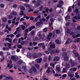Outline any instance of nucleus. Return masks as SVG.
Wrapping results in <instances>:
<instances>
[{
	"label": "nucleus",
	"instance_id": "6ab92c4d",
	"mask_svg": "<svg viewBox=\"0 0 80 80\" xmlns=\"http://www.w3.org/2000/svg\"><path fill=\"white\" fill-rule=\"evenodd\" d=\"M34 66L37 69H40V66L38 64H35Z\"/></svg>",
	"mask_w": 80,
	"mask_h": 80
},
{
	"label": "nucleus",
	"instance_id": "774afa93",
	"mask_svg": "<svg viewBox=\"0 0 80 80\" xmlns=\"http://www.w3.org/2000/svg\"><path fill=\"white\" fill-rule=\"evenodd\" d=\"M12 40L11 39H9L8 40L9 42H12Z\"/></svg>",
	"mask_w": 80,
	"mask_h": 80
},
{
	"label": "nucleus",
	"instance_id": "cd10ccee",
	"mask_svg": "<svg viewBox=\"0 0 80 80\" xmlns=\"http://www.w3.org/2000/svg\"><path fill=\"white\" fill-rule=\"evenodd\" d=\"M59 3L60 4H61V5H63V4L64 3V2H63L62 1L60 0L59 2Z\"/></svg>",
	"mask_w": 80,
	"mask_h": 80
},
{
	"label": "nucleus",
	"instance_id": "412c9836",
	"mask_svg": "<svg viewBox=\"0 0 80 80\" xmlns=\"http://www.w3.org/2000/svg\"><path fill=\"white\" fill-rule=\"evenodd\" d=\"M59 57H56L54 58V59L53 60L54 61H58V60H59Z\"/></svg>",
	"mask_w": 80,
	"mask_h": 80
},
{
	"label": "nucleus",
	"instance_id": "052dcab7",
	"mask_svg": "<svg viewBox=\"0 0 80 80\" xmlns=\"http://www.w3.org/2000/svg\"><path fill=\"white\" fill-rule=\"evenodd\" d=\"M49 18H50V16H48V17L46 18V19H47V20L49 19Z\"/></svg>",
	"mask_w": 80,
	"mask_h": 80
},
{
	"label": "nucleus",
	"instance_id": "473e14b6",
	"mask_svg": "<svg viewBox=\"0 0 80 80\" xmlns=\"http://www.w3.org/2000/svg\"><path fill=\"white\" fill-rule=\"evenodd\" d=\"M2 20L3 22H5L7 20V18H3L2 19Z\"/></svg>",
	"mask_w": 80,
	"mask_h": 80
},
{
	"label": "nucleus",
	"instance_id": "2eb2a0df",
	"mask_svg": "<svg viewBox=\"0 0 80 80\" xmlns=\"http://www.w3.org/2000/svg\"><path fill=\"white\" fill-rule=\"evenodd\" d=\"M52 33H49L48 36L47 37V38L48 40H50V38L52 37Z\"/></svg>",
	"mask_w": 80,
	"mask_h": 80
},
{
	"label": "nucleus",
	"instance_id": "e2e57ef3",
	"mask_svg": "<svg viewBox=\"0 0 80 80\" xmlns=\"http://www.w3.org/2000/svg\"><path fill=\"white\" fill-rule=\"evenodd\" d=\"M6 53L7 55H10V52H6Z\"/></svg>",
	"mask_w": 80,
	"mask_h": 80
},
{
	"label": "nucleus",
	"instance_id": "864d4df0",
	"mask_svg": "<svg viewBox=\"0 0 80 80\" xmlns=\"http://www.w3.org/2000/svg\"><path fill=\"white\" fill-rule=\"evenodd\" d=\"M17 7V4H14L13 6V8H16Z\"/></svg>",
	"mask_w": 80,
	"mask_h": 80
},
{
	"label": "nucleus",
	"instance_id": "c85d7f7f",
	"mask_svg": "<svg viewBox=\"0 0 80 80\" xmlns=\"http://www.w3.org/2000/svg\"><path fill=\"white\" fill-rule=\"evenodd\" d=\"M60 76H62V74H56L54 75V76L55 77H60Z\"/></svg>",
	"mask_w": 80,
	"mask_h": 80
},
{
	"label": "nucleus",
	"instance_id": "3c124183",
	"mask_svg": "<svg viewBox=\"0 0 80 80\" xmlns=\"http://www.w3.org/2000/svg\"><path fill=\"white\" fill-rule=\"evenodd\" d=\"M72 47H73V48H74V49H75L76 48V46H75V45L74 44H73L72 46Z\"/></svg>",
	"mask_w": 80,
	"mask_h": 80
},
{
	"label": "nucleus",
	"instance_id": "ea45409f",
	"mask_svg": "<svg viewBox=\"0 0 80 80\" xmlns=\"http://www.w3.org/2000/svg\"><path fill=\"white\" fill-rule=\"evenodd\" d=\"M66 32H67V33H68V32H69V31H70L69 29L67 28H66Z\"/></svg>",
	"mask_w": 80,
	"mask_h": 80
},
{
	"label": "nucleus",
	"instance_id": "6e6552de",
	"mask_svg": "<svg viewBox=\"0 0 80 80\" xmlns=\"http://www.w3.org/2000/svg\"><path fill=\"white\" fill-rule=\"evenodd\" d=\"M29 32V30L28 29H26L24 31V33H25L24 36H27L28 35V32Z\"/></svg>",
	"mask_w": 80,
	"mask_h": 80
},
{
	"label": "nucleus",
	"instance_id": "39448f33",
	"mask_svg": "<svg viewBox=\"0 0 80 80\" xmlns=\"http://www.w3.org/2000/svg\"><path fill=\"white\" fill-rule=\"evenodd\" d=\"M12 61L11 60H10L9 63L8 64V65L7 66L8 68L9 67V69H11V68H13V67H12L13 65L12 64Z\"/></svg>",
	"mask_w": 80,
	"mask_h": 80
},
{
	"label": "nucleus",
	"instance_id": "4468645a",
	"mask_svg": "<svg viewBox=\"0 0 80 80\" xmlns=\"http://www.w3.org/2000/svg\"><path fill=\"white\" fill-rule=\"evenodd\" d=\"M42 58H40V59H38L37 60V62L38 63H42Z\"/></svg>",
	"mask_w": 80,
	"mask_h": 80
},
{
	"label": "nucleus",
	"instance_id": "49530a36",
	"mask_svg": "<svg viewBox=\"0 0 80 80\" xmlns=\"http://www.w3.org/2000/svg\"><path fill=\"white\" fill-rule=\"evenodd\" d=\"M57 33H60V31L59 30H56Z\"/></svg>",
	"mask_w": 80,
	"mask_h": 80
},
{
	"label": "nucleus",
	"instance_id": "c03bdc74",
	"mask_svg": "<svg viewBox=\"0 0 80 80\" xmlns=\"http://www.w3.org/2000/svg\"><path fill=\"white\" fill-rule=\"evenodd\" d=\"M69 71L71 72V73H73V68H71L70 69Z\"/></svg>",
	"mask_w": 80,
	"mask_h": 80
},
{
	"label": "nucleus",
	"instance_id": "5701e85b",
	"mask_svg": "<svg viewBox=\"0 0 80 80\" xmlns=\"http://www.w3.org/2000/svg\"><path fill=\"white\" fill-rule=\"evenodd\" d=\"M23 63V62L21 60H19L18 62V65H21L22 64V63Z\"/></svg>",
	"mask_w": 80,
	"mask_h": 80
},
{
	"label": "nucleus",
	"instance_id": "bf43d9fd",
	"mask_svg": "<svg viewBox=\"0 0 80 80\" xmlns=\"http://www.w3.org/2000/svg\"><path fill=\"white\" fill-rule=\"evenodd\" d=\"M36 1L33 0V1H32V3H36Z\"/></svg>",
	"mask_w": 80,
	"mask_h": 80
},
{
	"label": "nucleus",
	"instance_id": "6e6d98bb",
	"mask_svg": "<svg viewBox=\"0 0 80 80\" xmlns=\"http://www.w3.org/2000/svg\"><path fill=\"white\" fill-rule=\"evenodd\" d=\"M0 55H3V52L2 51H0Z\"/></svg>",
	"mask_w": 80,
	"mask_h": 80
},
{
	"label": "nucleus",
	"instance_id": "c9c22d12",
	"mask_svg": "<svg viewBox=\"0 0 80 80\" xmlns=\"http://www.w3.org/2000/svg\"><path fill=\"white\" fill-rule=\"evenodd\" d=\"M30 33L32 35H35V31H32Z\"/></svg>",
	"mask_w": 80,
	"mask_h": 80
},
{
	"label": "nucleus",
	"instance_id": "bb28decb",
	"mask_svg": "<svg viewBox=\"0 0 80 80\" xmlns=\"http://www.w3.org/2000/svg\"><path fill=\"white\" fill-rule=\"evenodd\" d=\"M50 67H48V70L47 71V73H50Z\"/></svg>",
	"mask_w": 80,
	"mask_h": 80
},
{
	"label": "nucleus",
	"instance_id": "69168bd1",
	"mask_svg": "<svg viewBox=\"0 0 80 80\" xmlns=\"http://www.w3.org/2000/svg\"><path fill=\"white\" fill-rule=\"evenodd\" d=\"M36 41H38L39 40V38H38L36 37Z\"/></svg>",
	"mask_w": 80,
	"mask_h": 80
},
{
	"label": "nucleus",
	"instance_id": "393cba45",
	"mask_svg": "<svg viewBox=\"0 0 80 80\" xmlns=\"http://www.w3.org/2000/svg\"><path fill=\"white\" fill-rule=\"evenodd\" d=\"M17 47L18 48H19L20 49L22 48V46L21 45H18L17 46Z\"/></svg>",
	"mask_w": 80,
	"mask_h": 80
},
{
	"label": "nucleus",
	"instance_id": "09e8293b",
	"mask_svg": "<svg viewBox=\"0 0 80 80\" xmlns=\"http://www.w3.org/2000/svg\"><path fill=\"white\" fill-rule=\"evenodd\" d=\"M20 15H23L24 14L23 11H21V13H20Z\"/></svg>",
	"mask_w": 80,
	"mask_h": 80
},
{
	"label": "nucleus",
	"instance_id": "58836bf2",
	"mask_svg": "<svg viewBox=\"0 0 80 80\" xmlns=\"http://www.w3.org/2000/svg\"><path fill=\"white\" fill-rule=\"evenodd\" d=\"M0 7L1 8H4L5 7V5L3 4H2L0 5Z\"/></svg>",
	"mask_w": 80,
	"mask_h": 80
},
{
	"label": "nucleus",
	"instance_id": "338daca9",
	"mask_svg": "<svg viewBox=\"0 0 80 80\" xmlns=\"http://www.w3.org/2000/svg\"><path fill=\"white\" fill-rule=\"evenodd\" d=\"M33 44L34 45V46H35L36 45H37V42H34L33 43Z\"/></svg>",
	"mask_w": 80,
	"mask_h": 80
},
{
	"label": "nucleus",
	"instance_id": "0eeeda50",
	"mask_svg": "<svg viewBox=\"0 0 80 80\" xmlns=\"http://www.w3.org/2000/svg\"><path fill=\"white\" fill-rule=\"evenodd\" d=\"M38 37H39L40 40H41V39H42V40H43V39L45 37V35H43L42 36V35H41V34H40L39 33H38Z\"/></svg>",
	"mask_w": 80,
	"mask_h": 80
},
{
	"label": "nucleus",
	"instance_id": "dca6fc26",
	"mask_svg": "<svg viewBox=\"0 0 80 80\" xmlns=\"http://www.w3.org/2000/svg\"><path fill=\"white\" fill-rule=\"evenodd\" d=\"M73 53H74V55H75L76 57H77L78 55V54L77 52V51L76 50H74L73 51Z\"/></svg>",
	"mask_w": 80,
	"mask_h": 80
},
{
	"label": "nucleus",
	"instance_id": "603ef678",
	"mask_svg": "<svg viewBox=\"0 0 80 80\" xmlns=\"http://www.w3.org/2000/svg\"><path fill=\"white\" fill-rule=\"evenodd\" d=\"M52 60V57L51 56H49L48 57V60Z\"/></svg>",
	"mask_w": 80,
	"mask_h": 80
},
{
	"label": "nucleus",
	"instance_id": "7ed1b4c3",
	"mask_svg": "<svg viewBox=\"0 0 80 80\" xmlns=\"http://www.w3.org/2000/svg\"><path fill=\"white\" fill-rule=\"evenodd\" d=\"M62 57L64 58L65 61H66V62L68 61V57H67V53H64L62 54Z\"/></svg>",
	"mask_w": 80,
	"mask_h": 80
},
{
	"label": "nucleus",
	"instance_id": "20e7f679",
	"mask_svg": "<svg viewBox=\"0 0 80 80\" xmlns=\"http://www.w3.org/2000/svg\"><path fill=\"white\" fill-rule=\"evenodd\" d=\"M46 53L47 54H49L50 53H53L55 52V51L50 49H48V51H45Z\"/></svg>",
	"mask_w": 80,
	"mask_h": 80
},
{
	"label": "nucleus",
	"instance_id": "f3484780",
	"mask_svg": "<svg viewBox=\"0 0 80 80\" xmlns=\"http://www.w3.org/2000/svg\"><path fill=\"white\" fill-rule=\"evenodd\" d=\"M70 63L72 64V67H73V66H75V63L73 62V61H72V59H71L69 61Z\"/></svg>",
	"mask_w": 80,
	"mask_h": 80
},
{
	"label": "nucleus",
	"instance_id": "2f4dec72",
	"mask_svg": "<svg viewBox=\"0 0 80 80\" xmlns=\"http://www.w3.org/2000/svg\"><path fill=\"white\" fill-rule=\"evenodd\" d=\"M12 14L13 15H14V16H16L17 15V13L16 12H12Z\"/></svg>",
	"mask_w": 80,
	"mask_h": 80
},
{
	"label": "nucleus",
	"instance_id": "a211bd4d",
	"mask_svg": "<svg viewBox=\"0 0 80 80\" xmlns=\"http://www.w3.org/2000/svg\"><path fill=\"white\" fill-rule=\"evenodd\" d=\"M11 59L12 60H13L14 61H16L17 60V58L15 57L14 56H12L11 57Z\"/></svg>",
	"mask_w": 80,
	"mask_h": 80
},
{
	"label": "nucleus",
	"instance_id": "7c9ffc66",
	"mask_svg": "<svg viewBox=\"0 0 80 80\" xmlns=\"http://www.w3.org/2000/svg\"><path fill=\"white\" fill-rule=\"evenodd\" d=\"M41 18V16H40V15H39L36 18L35 20L37 21L38 18Z\"/></svg>",
	"mask_w": 80,
	"mask_h": 80
},
{
	"label": "nucleus",
	"instance_id": "423d86ee",
	"mask_svg": "<svg viewBox=\"0 0 80 80\" xmlns=\"http://www.w3.org/2000/svg\"><path fill=\"white\" fill-rule=\"evenodd\" d=\"M24 5L26 6V7H27L28 9H29V10H28V12H33V10L32 9H31V7H30V6L28 4H24Z\"/></svg>",
	"mask_w": 80,
	"mask_h": 80
},
{
	"label": "nucleus",
	"instance_id": "a878e982",
	"mask_svg": "<svg viewBox=\"0 0 80 80\" xmlns=\"http://www.w3.org/2000/svg\"><path fill=\"white\" fill-rule=\"evenodd\" d=\"M62 73H67V69L65 68H63L62 70Z\"/></svg>",
	"mask_w": 80,
	"mask_h": 80
},
{
	"label": "nucleus",
	"instance_id": "a18cd8bd",
	"mask_svg": "<svg viewBox=\"0 0 80 80\" xmlns=\"http://www.w3.org/2000/svg\"><path fill=\"white\" fill-rule=\"evenodd\" d=\"M48 29L47 28H45L44 29V32H47Z\"/></svg>",
	"mask_w": 80,
	"mask_h": 80
},
{
	"label": "nucleus",
	"instance_id": "e433bc0d",
	"mask_svg": "<svg viewBox=\"0 0 80 80\" xmlns=\"http://www.w3.org/2000/svg\"><path fill=\"white\" fill-rule=\"evenodd\" d=\"M70 17L69 15H68L66 18V20H68V19H70Z\"/></svg>",
	"mask_w": 80,
	"mask_h": 80
},
{
	"label": "nucleus",
	"instance_id": "9b49d317",
	"mask_svg": "<svg viewBox=\"0 0 80 80\" xmlns=\"http://www.w3.org/2000/svg\"><path fill=\"white\" fill-rule=\"evenodd\" d=\"M35 28V26H32L29 27L28 29L29 32H31V31H32L33 29Z\"/></svg>",
	"mask_w": 80,
	"mask_h": 80
},
{
	"label": "nucleus",
	"instance_id": "37998d69",
	"mask_svg": "<svg viewBox=\"0 0 80 80\" xmlns=\"http://www.w3.org/2000/svg\"><path fill=\"white\" fill-rule=\"evenodd\" d=\"M44 45V43H42L38 44V46H43Z\"/></svg>",
	"mask_w": 80,
	"mask_h": 80
},
{
	"label": "nucleus",
	"instance_id": "680f3d73",
	"mask_svg": "<svg viewBox=\"0 0 80 80\" xmlns=\"http://www.w3.org/2000/svg\"><path fill=\"white\" fill-rule=\"evenodd\" d=\"M77 28L78 30H80V26H78L77 27Z\"/></svg>",
	"mask_w": 80,
	"mask_h": 80
},
{
	"label": "nucleus",
	"instance_id": "72a5a7b5",
	"mask_svg": "<svg viewBox=\"0 0 80 80\" xmlns=\"http://www.w3.org/2000/svg\"><path fill=\"white\" fill-rule=\"evenodd\" d=\"M21 44L22 45H26V43H25V42L22 41L21 42Z\"/></svg>",
	"mask_w": 80,
	"mask_h": 80
},
{
	"label": "nucleus",
	"instance_id": "c756f323",
	"mask_svg": "<svg viewBox=\"0 0 80 80\" xmlns=\"http://www.w3.org/2000/svg\"><path fill=\"white\" fill-rule=\"evenodd\" d=\"M21 27L23 30H25V26L23 25H21Z\"/></svg>",
	"mask_w": 80,
	"mask_h": 80
},
{
	"label": "nucleus",
	"instance_id": "b1692460",
	"mask_svg": "<svg viewBox=\"0 0 80 80\" xmlns=\"http://www.w3.org/2000/svg\"><path fill=\"white\" fill-rule=\"evenodd\" d=\"M75 74L76 75L75 77L76 78H77V79L80 78V76H79V75H78V72H76Z\"/></svg>",
	"mask_w": 80,
	"mask_h": 80
},
{
	"label": "nucleus",
	"instance_id": "f03ea898",
	"mask_svg": "<svg viewBox=\"0 0 80 80\" xmlns=\"http://www.w3.org/2000/svg\"><path fill=\"white\" fill-rule=\"evenodd\" d=\"M75 12H76V13H77L76 14L77 16H74V19H76V20H80V14L79 13H78V9H76L75 10Z\"/></svg>",
	"mask_w": 80,
	"mask_h": 80
},
{
	"label": "nucleus",
	"instance_id": "0e129e2a",
	"mask_svg": "<svg viewBox=\"0 0 80 80\" xmlns=\"http://www.w3.org/2000/svg\"><path fill=\"white\" fill-rule=\"evenodd\" d=\"M66 50H67L65 48H63L62 49V51H63V52H64L65 51H66Z\"/></svg>",
	"mask_w": 80,
	"mask_h": 80
},
{
	"label": "nucleus",
	"instance_id": "ddd939ff",
	"mask_svg": "<svg viewBox=\"0 0 80 80\" xmlns=\"http://www.w3.org/2000/svg\"><path fill=\"white\" fill-rule=\"evenodd\" d=\"M68 76V77H73V74H71V72H69L67 73Z\"/></svg>",
	"mask_w": 80,
	"mask_h": 80
},
{
	"label": "nucleus",
	"instance_id": "4d7b16f0",
	"mask_svg": "<svg viewBox=\"0 0 80 80\" xmlns=\"http://www.w3.org/2000/svg\"><path fill=\"white\" fill-rule=\"evenodd\" d=\"M73 72H75L76 70H77V68H73Z\"/></svg>",
	"mask_w": 80,
	"mask_h": 80
},
{
	"label": "nucleus",
	"instance_id": "aec40b11",
	"mask_svg": "<svg viewBox=\"0 0 80 80\" xmlns=\"http://www.w3.org/2000/svg\"><path fill=\"white\" fill-rule=\"evenodd\" d=\"M43 22L42 21H40V22H38L36 24V26H38V25H41V24H42Z\"/></svg>",
	"mask_w": 80,
	"mask_h": 80
},
{
	"label": "nucleus",
	"instance_id": "4be33fe9",
	"mask_svg": "<svg viewBox=\"0 0 80 80\" xmlns=\"http://www.w3.org/2000/svg\"><path fill=\"white\" fill-rule=\"evenodd\" d=\"M67 75L66 74H63L62 76V79H65V78H66Z\"/></svg>",
	"mask_w": 80,
	"mask_h": 80
},
{
	"label": "nucleus",
	"instance_id": "13d9d810",
	"mask_svg": "<svg viewBox=\"0 0 80 80\" xmlns=\"http://www.w3.org/2000/svg\"><path fill=\"white\" fill-rule=\"evenodd\" d=\"M3 75H2L0 76V80H1L3 78Z\"/></svg>",
	"mask_w": 80,
	"mask_h": 80
},
{
	"label": "nucleus",
	"instance_id": "5fc2aeb1",
	"mask_svg": "<svg viewBox=\"0 0 80 80\" xmlns=\"http://www.w3.org/2000/svg\"><path fill=\"white\" fill-rule=\"evenodd\" d=\"M58 0H53V2L54 3H57V2H58Z\"/></svg>",
	"mask_w": 80,
	"mask_h": 80
},
{
	"label": "nucleus",
	"instance_id": "9d476101",
	"mask_svg": "<svg viewBox=\"0 0 80 80\" xmlns=\"http://www.w3.org/2000/svg\"><path fill=\"white\" fill-rule=\"evenodd\" d=\"M38 2H36L35 3V6H36V7H39V6L40 5V2H42V0H38Z\"/></svg>",
	"mask_w": 80,
	"mask_h": 80
},
{
	"label": "nucleus",
	"instance_id": "f704fd0d",
	"mask_svg": "<svg viewBox=\"0 0 80 80\" xmlns=\"http://www.w3.org/2000/svg\"><path fill=\"white\" fill-rule=\"evenodd\" d=\"M56 42L57 44H59L60 43V41L58 39H57L56 40Z\"/></svg>",
	"mask_w": 80,
	"mask_h": 80
},
{
	"label": "nucleus",
	"instance_id": "f8f14e48",
	"mask_svg": "<svg viewBox=\"0 0 80 80\" xmlns=\"http://www.w3.org/2000/svg\"><path fill=\"white\" fill-rule=\"evenodd\" d=\"M59 67V65H57L56 66V69L57 72H60V68Z\"/></svg>",
	"mask_w": 80,
	"mask_h": 80
},
{
	"label": "nucleus",
	"instance_id": "a19ab883",
	"mask_svg": "<svg viewBox=\"0 0 80 80\" xmlns=\"http://www.w3.org/2000/svg\"><path fill=\"white\" fill-rule=\"evenodd\" d=\"M20 9L21 10H25V7L23 6H21L20 7Z\"/></svg>",
	"mask_w": 80,
	"mask_h": 80
},
{
	"label": "nucleus",
	"instance_id": "4c0bfd02",
	"mask_svg": "<svg viewBox=\"0 0 80 80\" xmlns=\"http://www.w3.org/2000/svg\"><path fill=\"white\" fill-rule=\"evenodd\" d=\"M7 44L8 45V48H11V47H10L11 46V44L10 43H7Z\"/></svg>",
	"mask_w": 80,
	"mask_h": 80
},
{
	"label": "nucleus",
	"instance_id": "79ce46f5",
	"mask_svg": "<svg viewBox=\"0 0 80 80\" xmlns=\"http://www.w3.org/2000/svg\"><path fill=\"white\" fill-rule=\"evenodd\" d=\"M13 18V16L12 15H9L8 17V18L9 19H12V18Z\"/></svg>",
	"mask_w": 80,
	"mask_h": 80
},
{
	"label": "nucleus",
	"instance_id": "1a4fd4ad",
	"mask_svg": "<svg viewBox=\"0 0 80 80\" xmlns=\"http://www.w3.org/2000/svg\"><path fill=\"white\" fill-rule=\"evenodd\" d=\"M49 45H50V47L51 48H55V44L52 43V42H50L49 43Z\"/></svg>",
	"mask_w": 80,
	"mask_h": 80
},
{
	"label": "nucleus",
	"instance_id": "8fccbe9b",
	"mask_svg": "<svg viewBox=\"0 0 80 80\" xmlns=\"http://www.w3.org/2000/svg\"><path fill=\"white\" fill-rule=\"evenodd\" d=\"M57 6L58 7L60 8V7H62V5L60 4H58L57 5Z\"/></svg>",
	"mask_w": 80,
	"mask_h": 80
},
{
	"label": "nucleus",
	"instance_id": "f257e3e1",
	"mask_svg": "<svg viewBox=\"0 0 80 80\" xmlns=\"http://www.w3.org/2000/svg\"><path fill=\"white\" fill-rule=\"evenodd\" d=\"M29 72L30 73H32L33 72H34V73H37V70L35 67L32 66L31 68L29 70Z\"/></svg>",
	"mask_w": 80,
	"mask_h": 80
},
{
	"label": "nucleus",
	"instance_id": "de8ad7c7",
	"mask_svg": "<svg viewBox=\"0 0 80 80\" xmlns=\"http://www.w3.org/2000/svg\"><path fill=\"white\" fill-rule=\"evenodd\" d=\"M33 57L34 58H37V54L36 53L34 54Z\"/></svg>",
	"mask_w": 80,
	"mask_h": 80
}]
</instances>
